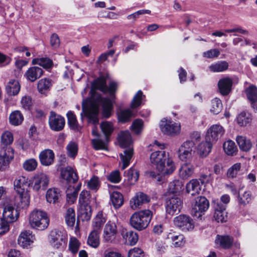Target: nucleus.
<instances>
[{"instance_id":"obj_1","label":"nucleus","mask_w":257,"mask_h":257,"mask_svg":"<svg viewBox=\"0 0 257 257\" xmlns=\"http://www.w3.org/2000/svg\"><path fill=\"white\" fill-rule=\"evenodd\" d=\"M96 90H99L104 93L108 92V87L104 77H99L92 82L90 91L92 101L90 106L83 111L88 118V122L94 125L98 122V114L100 104L102 105V114L104 117H109L113 109L112 101L109 98L102 97L101 95L96 91Z\"/></svg>"},{"instance_id":"obj_2","label":"nucleus","mask_w":257,"mask_h":257,"mask_svg":"<svg viewBox=\"0 0 257 257\" xmlns=\"http://www.w3.org/2000/svg\"><path fill=\"white\" fill-rule=\"evenodd\" d=\"M118 142L121 148H127L123 154L119 155L121 161L122 163L121 169H125L130 164V162L133 157L134 151L130 146L132 143L131 136L128 131H121L118 135Z\"/></svg>"},{"instance_id":"obj_3","label":"nucleus","mask_w":257,"mask_h":257,"mask_svg":"<svg viewBox=\"0 0 257 257\" xmlns=\"http://www.w3.org/2000/svg\"><path fill=\"white\" fill-rule=\"evenodd\" d=\"M152 217L149 210H144L135 212L130 218L131 226L138 230H142L149 225Z\"/></svg>"},{"instance_id":"obj_4","label":"nucleus","mask_w":257,"mask_h":257,"mask_svg":"<svg viewBox=\"0 0 257 257\" xmlns=\"http://www.w3.org/2000/svg\"><path fill=\"white\" fill-rule=\"evenodd\" d=\"M29 222L32 228L43 230L48 227L49 219L45 212L35 209L29 215Z\"/></svg>"},{"instance_id":"obj_5","label":"nucleus","mask_w":257,"mask_h":257,"mask_svg":"<svg viewBox=\"0 0 257 257\" xmlns=\"http://www.w3.org/2000/svg\"><path fill=\"white\" fill-rule=\"evenodd\" d=\"M160 127L164 134L174 137L180 134L181 126L180 123L163 118L160 124Z\"/></svg>"},{"instance_id":"obj_6","label":"nucleus","mask_w":257,"mask_h":257,"mask_svg":"<svg viewBox=\"0 0 257 257\" xmlns=\"http://www.w3.org/2000/svg\"><path fill=\"white\" fill-rule=\"evenodd\" d=\"M195 144L192 141H186L181 145L177 154L180 160L187 161L191 159L195 153Z\"/></svg>"},{"instance_id":"obj_7","label":"nucleus","mask_w":257,"mask_h":257,"mask_svg":"<svg viewBox=\"0 0 257 257\" xmlns=\"http://www.w3.org/2000/svg\"><path fill=\"white\" fill-rule=\"evenodd\" d=\"M49 183L48 176L44 173L36 174L32 180V187L35 191L45 190L48 187Z\"/></svg>"},{"instance_id":"obj_8","label":"nucleus","mask_w":257,"mask_h":257,"mask_svg":"<svg viewBox=\"0 0 257 257\" xmlns=\"http://www.w3.org/2000/svg\"><path fill=\"white\" fill-rule=\"evenodd\" d=\"M49 238L51 244L56 248H59L66 244L65 233L57 229L51 231Z\"/></svg>"},{"instance_id":"obj_9","label":"nucleus","mask_w":257,"mask_h":257,"mask_svg":"<svg viewBox=\"0 0 257 257\" xmlns=\"http://www.w3.org/2000/svg\"><path fill=\"white\" fill-rule=\"evenodd\" d=\"M49 124L52 131L59 132L64 128L65 120L61 115L52 111L50 112L49 117Z\"/></svg>"},{"instance_id":"obj_10","label":"nucleus","mask_w":257,"mask_h":257,"mask_svg":"<svg viewBox=\"0 0 257 257\" xmlns=\"http://www.w3.org/2000/svg\"><path fill=\"white\" fill-rule=\"evenodd\" d=\"M209 203L205 197L199 196L195 199L194 203L192 205L191 213L194 216H201L200 213L205 212L209 208Z\"/></svg>"},{"instance_id":"obj_11","label":"nucleus","mask_w":257,"mask_h":257,"mask_svg":"<svg viewBox=\"0 0 257 257\" xmlns=\"http://www.w3.org/2000/svg\"><path fill=\"white\" fill-rule=\"evenodd\" d=\"M182 201L176 196L170 197L166 201V210L167 213L173 215L179 212L182 206Z\"/></svg>"},{"instance_id":"obj_12","label":"nucleus","mask_w":257,"mask_h":257,"mask_svg":"<svg viewBox=\"0 0 257 257\" xmlns=\"http://www.w3.org/2000/svg\"><path fill=\"white\" fill-rule=\"evenodd\" d=\"M224 133V130L222 126L219 124L212 125L207 132L205 140L213 144L221 138Z\"/></svg>"},{"instance_id":"obj_13","label":"nucleus","mask_w":257,"mask_h":257,"mask_svg":"<svg viewBox=\"0 0 257 257\" xmlns=\"http://www.w3.org/2000/svg\"><path fill=\"white\" fill-rule=\"evenodd\" d=\"M174 223L175 226L183 230L188 231L194 228L193 220L190 216L186 215L181 214L175 217Z\"/></svg>"},{"instance_id":"obj_14","label":"nucleus","mask_w":257,"mask_h":257,"mask_svg":"<svg viewBox=\"0 0 257 257\" xmlns=\"http://www.w3.org/2000/svg\"><path fill=\"white\" fill-rule=\"evenodd\" d=\"M117 233V227L115 222L111 221H108L103 230V238L104 241L112 242L115 239Z\"/></svg>"},{"instance_id":"obj_15","label":"nucleus","mask_w":257,"mask_h":257,"mask_svg":"<svg viewBox=\"0 0 257 257\" xmlns=\"http://www.w3.org/2000/svg\"><path fill=\"white\" fill-rule=\"evenodd\" d=\"M19 217L18 210L11 205H7L4 207L2 220L8 223H13L17 220Z\"/></svg>"},{"instance_id":"obj_16","label":"nucleus","mask_w":257,"mask_h":257,"mask_svg":"<svg viewBox=\"0 0 257 257\" xmlns=\"http://www.w3.org/2000/svg\"><path fill=\"white\" fill-rule=\"evenodd\" d=\"M169 157V154L164 151H159L153 152L150 155V161L156 168L162 169V164Z\"/></svg>"},{"instance_id":"obj_17","label":"nucleus","mask_w":257,"mask_h":257,"mask_svg":"<svg viewBox=\"0 0 257 257\" xmlns=\"http://www.w3.org/2000/svg\"><path fill=\"white\" fill-rule=\"evenodd\" d=\"M214 210V218L218 222H223L227 219V213L225 211L226 206L220 201H214L213 203Z\"/></svg>"},{"instance_id":"obj_18","label":"nucleus","mask_w":257,"mask_h":257,"mask_svg":"<svg viewBox=\"0 0 257 257\" xmlns=\"http://www.w3.org/2000/svg\"><path fill=\"white\" fill-rule=\"evenodd\" d=\"M29 185L28 178L23 176H19L14 181L15 190L18 194H29Z\"/></svg>"},{"instance_id":"obj_19","label":"nucleus","mask_w":257,"mask_h":257,"mask_svg":"<svg viewBox=\"0 0 257 257\" xmlns=\"http://www.w3.org/2000/svg\"><path fill=\"white\" fill-rule=\"evenodd\" d=\"M233 81L228 77L222 78L218 82V87L220 93L224 96L228 95L231 91Z\"/></svg>"},{"instance_id":"obj_20","label":"nucleus","mask_w":257,"mask_h":257,"mask_svg":"<svg viewBox=\"0 0 257 257\" xmlns=\"http://www.w3.org/2000/svg\"><path fill=\"white\" fill-rule=\"evenodd\" d=\"M149 201L150 198L147 195L142 192H138L131 200V208L134 210L137 209Z\"/></svg>"},{"instance_id":"obj_21","label":"nucleus","mask_w":257,"mask_h":257,"mask_svg":"<svg viewBox=\"0 0 257 257\" xmlns=\"http://www.w3.org/2000/svg\"><path fill=\"white\" fill-rule=\"evenodd\" d=\"M14 204L19 209H24L28 207L30 203V194H18L14 198Z\"/></svg>"},{"instance_id":"obj_22","label":"nucleus","mask_w":257,"mask_h":257,"mask_svg":"<svg viewBox=\"0 0 257 257\" xmlns=\"http://www.w3.org/2000/svg\"><path fill=\"white\" fill-rule=\"evenodd\" d=\"M62 178L68 183H75L78 180V176L73 168L67 166L63 169L61 172Z\"/></svg>"},{"instance_id":"obj_23","label":"nucleus","mask_w":257,"mask_h":257,"mask_svg":"<svg viewBox=\"0 0 257 257\" xmlns=\"http://www.w3.org/2000/svg\"><path fill=\"white\" fill-rule=\"evenodd\" d=\"M43 69L37 66H33L29 68L26 71L25 76L31 82H34L40 78L43 74Z\"/></svg>"},{"instance_id":"obj_24","label":"nucleus","mask_w":257,"mask_h":257,"mask_svg":"<svg viewBox=\"0 0 257 257\" xmlns=\"http://www.w3.org/2000/svg\"><path fill=\"white\" fill-rule=\"evenodd\" d=\"M54 153L50 149H46L41 152L39 155V159L43 166H49L54 162Z\"/></svg>"},{"instance_id":"obj_25","label":"nucleus","mask_w":257,"mask_h":257,"mask_svg":"<svg viewBox=\"0 0 257 257\" xmlns=\"http://www.w3.org/2000/svg\"><path fill=\"white\" fill-rule=\"evenodd\" d=\"M186 191L191 195H196L200 194L202 185L200 184L199 180L193 179L187 183L186 186Z\"/></svg>"},{"instance_id":"obj_26","label":"nucleus","mask_w":257,"mask_h":257,"mask_svg":"<svg viewBox=\"0 0 257 257\" xmlns=\"http://www.w3.org/2000/svg\"><path fill=\"white\" fill-rule=\"evenodd\" d=\"M34 236L30 231L25 230L21 232L19 238V244L23 247H27L33 242Z\"/></svg>"},{"instance_id":"obj_27","label":"nucleus","mask_w":257,"mask_h":257,"mask_svg":"<svg viewBox=\"0 0 257 257\" xmlns=\"http://www.w3.org/2000/svg\"><path fill=\"white\" fill-rule=\"evenodd\" d=\"M195 167L189 163H185L179 169V176L183 179H187L194 174Z\"/></svg>"},{"instance_id":"obj_28","label":"nucleus","mask_w":257,"mask_h":257,"mask_svg":"<svg viewBox=\"0 0 257 257\" xmlns=\"http://www.w3.org/2000/svg\"><path fill=\"white\" fill-rule=\"evenodd\" d=\"M236 141L239 149L243 152H248L252 147L251 141L246 137L238 136L236 138Z\"/></svg>"},{"instance_id":"obj_29","label":"nucleus","mask_w":257,"mask_h":257,"mask_svg":"<svg viewBox=\"0 0 257 257\" xmlns=\"http://www.w3.org/2000/svg\"><path fill=\"white\" fill-rule=\"evenodd\" d=\"M174 163L170 158H168L164 163L162 164V169H157V170L162 175H170L175 170Z\"/></svg>"},{"instance_id":"obj_30","label":"nucleus","mask_w":257,"mask_h":257,"mask_svg":"<svg viewBox=\"0 0 257 257\" xmlns=\"http://www.w3.org/2000/svg\"><path fill=\"white\" fill-rule=\"evenodd\" d=\"M215 242L221 247L224 249H228L232 245L233 238L227 235L222 236L217 235L215 240Z\"/></svg>"},{"instance_id":"obj_31","label":"nucleus","mask_w":257,"mask_h":257,"mask_svg":"<svg viewBox=\"0 0 257 257\" xmlns=\"http://www.w3.org/2000/svg\"><path fill=\"white\" fill-rule=\"evenodd\" d=\"M212 147V143L205 140V142H201L198 145L197 153L200 156L205 157L210 153Z\"/></svg>"},{"instance_id":"obj_32","label":"nucleus","mask_w":257,"mask_h":257,"mask_svg":"<svg viewBox=\"0 0 257 257\" xmlns=\"http://www.w3.org/2000/svg\"><path fill=\"white\" fill-rule=\"evenodd\" d=\"M20 84L18 81L12 79L8 83L6 89L10 96H14L18 94L20 90Z\"/></svg>"},{"instance_id":"obj_33","label":"nucleus","mask_w":257,"mask_h":257,"mask_svg":"<svg viewBox=\"0 0 257 257\" xmlns=\"http://www.w3.org/2000/svg\"><path fill=\"white\" fill-rule=\"evenodd\" d=\"M238 32L243 35H248V32L246 30L242 29L240 27H236L230 29L224 30V32L221 31H216L212 33V35L215 37H221L222 36H227L225 33H231Z\"/></svg>"},{"instance_id":"obj_34","label":"nucleus","mask_w":257,"mask_h":257,"mask_svg":"<svg viewBox=\"0 0 257 257\" xmlns=\"http://www.w3.org/2000/svg\"><path fill=\"white\" fill-rule=\"evenodd\" d=\"M91 216V207L89 205H81L78 211V216L82 221H88Z\"/></svg>"},{"instance_id":"obj_35","label":"nucleus","mask_w":257,"mask_h":257,"mask_svg":"<svg viewBox=\"0 0 257 257\" xmlns=\"http://www.w3.org/2000/svg\"><path fill=\"white\" fill-rule=\"evenodd\" d=\"M134 117H135L134 113L130 109L120 110L117 113L118 120L121 123L130 121Z\"/></svg>"},{"instance_id":"obj_36","label":"nucleus","mask_w":257,"mask_h":257,"mask_svg":"<svg viewBox=\"0 0 257 257\" xmlns=\"http://www.w3.org/2000/svg\"><path fill=\"white\" fill-rule=\"evenodd\" d=\"M60 196V192L56 188H50L48 190L46 194L47 201L50 203L55 204L58 201Z\"/></svg>"},{"instance_id":"obj_37","label":"nucleus","mask_w":257,"mask_h":257,"mask_svg":"<svg viewBox=\"0 0 257 257\" xmlns=\"http://www.w3.org/2000/svg\"><path fill=\"white\" fill-rule=\"evenodd\" d=\"M110 198L111 203L115 209L119 208L122 205L123 197L120 193L113 191L110 195Z\"/></svg>"},{"instance_id":"obj_38","label":"nucleus","mask_w":257,"mask_h":257,"mask_svg":"<svg viewBox=\"0 0 257 257\" xmlns=\"http://www.w3.org/2000/svg\"><path fill=\"white\" fill-rule=\"evenodd\" d=\"M184 189L183 183L179 180H175L171 182L169 184L168 191L170 193L176 194H179Z\"/></svg>"},{"instance_id":"obj_39","label":"nucleus","mask_w":257,"mask_h":257,"mask_svg":"<svg viewBox=\"0 0 257 257\" xmlns=\"http://www.w3.org/2000/svg\"><path fill=\"white\" fill-rule=\"evenodd\" d=\"M87 243L93 248H96L99 246L100 241L98 231L93 230L90 232L88 237Z\"/></svg>"},{"instance_id":"obj_40","label":"nucleus","mask_w":257,"mask_h":257,"mask_svg":"<svg viewBox=\"0 0 257 257\" xmlns=\"http://www.w3.org/2000/svg\"><path fill=\"white\" fill-rule=\"evenodd\" d=\"M52 81L50 79L43 78L40 79L37 84V88L39 92L44 93L49 90L52 86Z\"/></svg>"},{"instance_id":"obj_41","label":"nucleus","mask_w":257,"mask_h":257,"mask_svg":"<svg viewBox=\"0 0 257 257\" xmlns=\"http://www.w3.org/2000/svg\"><path fill=\"white\" fill-rule=\"evenodd\" d=\"M24 120L23 115L19 110H16L11 113L9 117L10 123L13 125H19Z\"/></svg>"},{"instance_id":"obj_42","label":"nucleus","mask_w":257,"mask_h":257,"mask_svg":"<svg viewBox=\"0 0 257 257\" xmlns=\"http://www.w3.org/2000/svg\"><path fill=\"white\" fill-rule=\"evenodd\" d=\"M105 221L106 218L103 213L101 212H99L93 221V230L98 231Z\"/></svg>"},{"instance_id":"obj_43","label":"nucleus","mask_w":257,"mask_h":257,"mask_svg":"<svg viewBox=\"0 0 257 257\" xmlns=\"http://www.w3.org/2000/svg\"><path fill=\"white\" fill-rule=\"evenodd\" d=\"M32 63L33 65H39L45 69H49L52 67V61L48 58H37L34 59Z\"/></svg>"},{"instance_id":"obj_44","label":"nucleus","mask_w":257,"mask_h":257,"mask_svg":"<svg viewBox=\"0 0 257 257\" xmlns=\"http://www.w3.org/2000/svg\"><path fill=\"white\" fill-rule=\"evenodd\" d=\"M125 176L127 178V181L130 185L134 184L138 181L139 177L138 171L131 168L127 172H125Z\"/></svg>"},{"instance_id":"obj_45","label":"nucleus","mask_w":257,"mask_h":257,"mask_svg":"<svg viewBox=\"0 0 257 257\" xmlns=\"http://www.w3.org/2000/svg\"><path fill=\"white\" fill-rule=\"evenodd\" d=\"M123 238L125 240V243L130 245H135L138 241V235L133 231H128L123 235Z\"/></svg>"},{"instance_id":"obj_46","label":"nucleus","mask_w":257,"mask_h":257,"mask_svg":"<svg viewBox=\"0 0 257 257\" xmlns=\"http://www.w3.org/2000/svg\"><path fill=\"white\" fill-rule=\"evenodd\" d=\"M167 237L171 239L172 244L174 247L183 246L185 242L184 237L182 234L174 235L172 233H169Z\"/></svg>"},{"instance_id":"obj_47","label":"nucleus","mask_w":257,"mask_h":257,"mask_svg":"<svg viewBox=\"0 0 257 257\" xmlns=\"http://www.w3.org/2000/svg\"><path fill=\"white\" fill-rule=\"evenodd\" d=\"M224 152L228 155L233 156L237 152V148L234 142L229 140L223 144Z\"/></svg>"},{"instance_id":"obj_48","label":"nucleus","mask_w":257,"mask_h":257,"mask_svg":"<svg viewBox=\"0 0 257 257\" xmlns=\"http://www.w3.org/2000/svg\"><path fill=\"white\" fill-rule=\"evenodd\" d=\"M0 156L5 160L12 161L14 157V151L11 147H3L0 151Z\"/></svg>"},{"instance_id":"obj_49","label":"nucleus","mask_w":257,"mask_h":257,"mask_svg":"<svg viewBox=\"0 0 257 257\" xmlns=\"http://www.w3.org/2000/svg\"><path fill=\"white\" fill-rule=\"evenodd\" d=\"M68 122L70 127L74 130L79 131L80 127L78 125L75 115L71 111H69L67 114Z\"/></svg>"},{"instance_id":"obj_50","label":"nucleus","mask_w":257,"mask_h":257,"mask_svg":"<svg viewBox=\"0 0 257 257\" xmlns=\"http://www.w3.org/2000/svg\"><path fill=\"white\" fill-rule=\"evenodd\" d=\"M65 220L68 226L72 227L75 222V214L73 208H69L65 215Z\"/></svg>"},{"instance_id":"obj_51","label":"nucleus","mask_w":257,"mask_h":257,"mask_svg":"<svg viewBox=\"0 0 257 257\" xmlns=\"http://www.w3.org/2000/svg\"><path fill=\"white\" fill-rule=\"evenodd\" d=\"M145 97V96L143 95V92L141 90H139L132 101L131 108H136L140 106L142 104L143 98Z\"/></svg>"},{"instance_id":"obj_52","label":"nucleus","mask_w":257,"mask_h":257,"mask_svg":"<svg viewBox=\"0 0 257 257\" xmlns=\"http://www.w3.org/2000/svg\"><path fill=\"white\" fill-rule=\"evenodd\" d=\"M100 128L102 132L107 138L113 131V126L110 121H103L100 124Z\"/></svg>"},{"instance_id":"obj_53","label":"nucleus","mask_w":257,"mask_h":257,"mask_svg":"<svg viewBox=\"0 0 257 257\" xmlns=\"http://www.w3.org/2000/svg\"><path fill=\"white\" fill-rule=\"evenodd\" d=\"M247 98L251 102L257 101V88L253 86H250L246 89Z\"/></svg>"},{"instance_id":"obj_54","label":"nucleus","mask_w":257,"mask_h":257,"mask_svg":"<svg viewBox=\"0 0 257 257\" xmlns=\"http://www.w3.org/2000/svg\"><path fill=\"white\" fill-rule=\"evenodd\" d=\"M12 133L9 131L5 132L1 136V142L4 147H9L13 142Z\"/></svg>"},{"instance_id":"obj_55","label":"nucleus","mask_w":257,"mask_h":257,"mask_svg":"<svg viewBox=\"0 0 257 257\" xmlns=\"http://www.w3.org/2000/svg\"><path fill=\"white\" fill-rule=\"evenodd\" d=\"M37 166L38 163L34 159L27 160L24 162L23 165L24 169L28 172H31L35 170Z\"/></svg>"},{"instance_id":"obj_56","label":"nucleus","mask_w":257,"mask_h":257,"mask_svg":"<svg viewBox=\"0 0 257 257\" xmlns=\"http://www.w3.org/2000/svg\"><path fill=\"white\" fill-rule=\"evenodd\" d=\"M228 63L225 61H221L210 66V69L213 72H222L227 69Z\"/></svg>"},{"instance_id":"obj_57","label":"nucleus","mask_w":257,"mask_h":257,"mask_svg":"<svg viewBox=\"0 0 257 257\" xmlns=\"http://www.w3.org/2000/svg\"><path fill=\"white\" fill-rule=\"evenodd\" d=\"M221 101L218 98H215L211 101V111L214 114H218L222 109Z\"/></svg>"},{"instance_id":"obj_58","label":"nucleus","mask_w":257,"mask_h":257,"mask_svg":"<svg viewBox=\"0 0 257 257\" xmlns=\"http://www.w3.org/2000/svg\"><path fill=\"white\" fill-rule=\"evenodd\" d=\"M68 155L71 158H74L77 154L78 146L74 142H70L66 147Z\"/></svg>"},{"instance_id":"obj_59","label":"nucleus","mask_w":257,"mask_h":257,"mask_svg":"<svg viewBox=\"0 0 257 257\" xmlns=\"http://www.w3.org/2000/svg\"><path fill=\"white\" fill-rule=\"evenodd\" d=\"M241 164L239 163H237L232 165L230 168L228 169L227 175L229 178L236 177L238 173L240 170Z\"/></svg>"},{"instance_id":"obj_60","label":"nucleus","mask_w":257,"mask_h":257,"mask_svg":"<svg viewBox=\"0 0 257 257\" xmlns=\"http://www.w3.org/2000/svg\"><path fill=\"white\" fill-rule=\"evenodd\" d=\"M87 186L92 190L97 191L100 186V181L98 177L96 176H93L87 182Z\"/></svg>"},{"instance_id":"obj_61","label":"nucleus","mask_w":257,"mask_h":257,"mask_svg":"<svg viewBox=\"0 0 257 257\" xmlns=\"http://www.w3.org/2000/svg\"><path fill=\"white\" fill-rule=\"evenodd\" d=\"M90 194L89 192L84 190L82 191L80 194L79 198V202L80 204V206L83 205H89L88 204L90 201Z\"/></svg>"},{"instance_id":"obj_62","label":"nucleus","mask_w":257,"mask_h":257,"mask_svg":"<svg viewBox=\"0 0 257 257\" xmlns=\"http://www.w3.org/2000/svg\"><path fill=\"white\" fill-rule=\"evenodd\" d=\"M143 122L141 119H136L133 121L131 128L132 131L136 134H139L142 131Z\"/></svg>"},{"instance_id":"obj_63","label":"nucleus","mask_w":257,"mask_h":257,"mask_svg":"<svg viewBox=\"0 0 257 257\" xmlns=\"http://www.w3.org/2000/svg\"><path fill=\"white\" fill-rule=\"evenodd\" d=\"M107 179L112 183H118L121 180L120 172L118 170L113 171L107 176Z\"/></svg>"},{"instance_id":"obj_64","label":"nucleus","mask_w":257,"mask_h":257,"mask_svg":"<svg viewBox=\"0 0 257 257\" xmlns=\"http://www.w3.org/2000/svg\"><path fill=\"white\" fill-rule=\"evenodd\" d=\"M238 199L240 204L245 206L251 201V194L248 191H245L242 196H238Z\"/></svg>"}]
</instances>
